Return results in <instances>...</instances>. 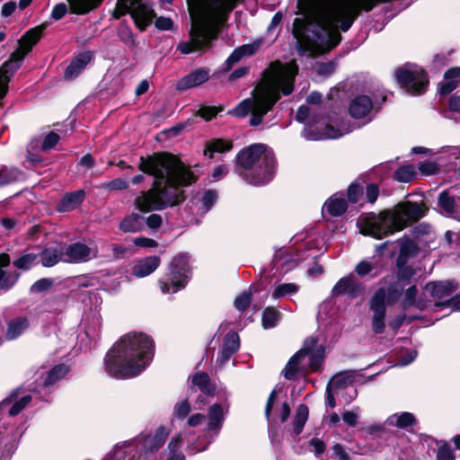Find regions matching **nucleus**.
Listing matches in <instances>:
<instances>
[{"label": "nucleus", "instance_id": "obj_1", "mask_svg": "<svg viewBox=\"0 0 460 460\" xmlns=\"http://www.w3.org/2000/svg\"><path fill=\"white\" fill-rule=\"evenodd\" d=\"M138 169L154 177L152 187L140 191L134 199L135 208L142 213L178 205L183 200V192L179 187L189 186L196 181L190 168L169 153L141 156Z\"/></svg>", "mask_w": 460, "mask_h": 460}, {"label": "nucleus", "instance_id": "obj_2", "mask_svg": "<svg viewBox=\"0 0 460 460\" xmlns=\"http://www.w3.org/2000/svg\"><path fill=\"white\" fill-rule=\"evenodd\" d=\"M296 74V66H283L280 63L271 64L263 71L261 83L252 92V98L243 100L234 109L229 111L228 114L244 118L251 113L249 124L252 127L259 126L281 94L287 96L292 93Z\"/></svg>", "mask_w": 460, "mask_h": 460}, {"label": "nucleus", "instance_id": "obj_3", "mask_svg": "<svg viewBox=\"0 0 460 460\" xmlns=\"http://www.w3.org/2000/svg\"><path fill=\"white\" fill-rule=\"evenodd\" d=\"M153 356V340L142 332H129L107 352L105 370L117 379L132 378L146 368Z\"/></svg>", "mask_w": 460, "mask_h": 460}, {"label": "nucleus", "instance_id": "obj_4", "mask_svg": "<svg viewBox=\"0 0 460 460\" xmlns=\"http://www.w3.org/2000/svg\"><path fill=\"white\" fill-rule=\"evenodd\" d=\"M276 161L263 144H254L240 151L235 157L234 172L251 185L270 182L275 173Z\"/></svg>", "mask_w": 460, "mask_h": 460}, {"label": "nucleus", "instance_id": "obj_5", "mask_svg": "<svg viewBox=\"0 0 460 460\" xmlns=\"http://www.w3.org/2000/svg\"><path fill=\"white\" fill-rule=\"evenodd\" d=\"M425 215L424 208L416 202L398 203L393 210H385L371 219L365 234L376 239L399 232L411 221H417Z\"/></svg>", "mask_w": 460, "mask_h": 460}, {"label": "nucleus", "instance_id": "obj_6", "mask_svg": "<svg viewBox=\"0 0 460 460\" xmlns=\"http://www.w3.org/2000/svg\"><path fill=\"white\" fill-rule=\"evenodd\" d=\"M44 26H38L29 30L18 41L19 47L12 53L8 61L0 68V99L7 93V84L13 73L17 70L25 56L31 52L32 47L41 38Z\"/></svg>", "mask_w": 460, "mask_h": 460}, {"label": "nucleus", "instance_id": "obj_7", "mask_svg": "<svg viewBox=\"0 0 460 460\" xmlns=\"http://www.w3.org/2000/svg\"><path fill=\"white\" fill-rule=\"evenodd\" d=\"M229 411L227 404L213 403L207 411V421L203 429V436L206 443L202 446L198 441L189 443L187 449L190 454L195 455L207 450L211 443H213L219 436L224 422Z\"/></svg>", "mask_w": 460, "mask_h": 460}, {"label": "nucleus", "instance_id": "obj_8", "mask_svg": "<svg viewBox=\"0 0 460 460\" xmlns=\"http://www.w3.org/2000/svg\"><path fill=\"white\" fill-rule=\"evenodd\" d=\"M69 4L70 10L75 14H84L91 10L98 7L102 0H66ZM131 8V17L134 19L136 25L144 30L155 17L153 9L143 3L141 0H128Z\"/></svg>", "mask_w": 460, "mask_h": 460}, {"label": "nucleus", "instance_id": "obj_9", "mask_svg": "<svg viewBox=\"0 0 460 460\" xmlns=\"http://www.w3.org/2000/svg\"><path fill=\"white\" fill-rule=\"evenodd\" d=\"M190 258L187 254L175 256L169 265V271L159 279L164 294H174L183 288L190 279Z\"/></svg>", "mask_w": 460, "mask_h": 460}, {"label": "nucleus", "instance_id": "obj_10", "mask_svg": "<svg viewBox=\"0 0 460 460\" xmlns=\"http://www.w3.org/2000/svg\"><path fill=\"white\" fill-rule=\"evenodd\" d=\"M169 434L170 430L165 426H160L153 433H141L132 439L119 442L114 447H124V445L132 443L135 450L127 454V458L134 456L135 459L144 460L139 448L146 455L156 453L164 445Z\"/></svg>", "mask_w": 460, "mask_h": 460}, {"label": "nucleus", "instance_id": "obj_11", "mask_svg": "<svg viewBox=\"0 0 460 460\" xmlns=\"http://www.w3.org/2000/svg\"><path fill=\"white\" fill-rule=\"evenodd\" d=\"M318 109H320V107L310 108L307 105H301L298 108L296 119L300 123L305 124L302 132L303 137L307 140H319L323 137L336 139L351 131L349 128H335L332 126H326V130L323 134L313 132L309 127L313 124L319 123L321 120L317 115Z\"/></svg>", "mask_w": 460, "mask_h": 460}, {"label": "nucleus", "instance_id": "obj_12", "mask_svg": "<svg viewBox=\"0 0 460 460\" xmlns=\"http://www.w3.org/2000/svg\"><path fill=\"white\" fill-rule=\"evenodd\" d=\"M217 28L208 22H196L190 31V40L180 42L177 49L181 54H190L196 50L208 49L217 37Z\"/></svg>", "mask_w": 460, "mask_h": 460}, {"label": "nucleus", "instance_id": "obj_13", "mask_svg": "<svg viewBox=\"0 0 460 460\" xmlns=\"http://www.w3.org/2000/svg\"><path fill=\"white\" fill-rule=\"evenodd\" d=\"M398 83L410 94L419 95L426 92L429 80L424 70L415 64H405L395 71Z\"/></svg>", "mask_w": 460, "mask_h": 460}, {"label": "nucleus", "instance_id": "obj_14", "mask_svg": "<svg viewBox=\"0 0 460 460\" xmlns=\"http://www.w3.org/2000/svg\"><path fill=\"white\" fill-rule=\"evenodd\" d=\"M369 308L373 313L371 325L372 331L376 334H381L385 329V289L384 288H378L369 302Z\"/></svg>", "mask_w": 460, "mask_h": 460}, {"label": "nucleus", "instance_id": "obj_15", "mask_svg": "<svg viewBox=\"0 0 460 460\" xmlns=\"http://www.w3.org/2000/svg\"><path fill=\"white\" fill-rule=\"evenodd\" d=\"M315 343L316 338L311 337L306 339L304 342L303 348L290 358L282 371V374L287 380H294L298 373L303 372L305 369V364L303 362L305 360V351L306 349H310L315 345Z\"/></svg>", "mask_w": 460, "mask_h": 460}, {"label": "nucleus", "instance_id": "obj_16", "mask_svg": "<svg viewBox=\"0 0 460 460\" xmlns=\"http://www.w3.org/2000/svg\"><path fill=\"white\" fill-rule=\"evenodd\" d=\"M218 193L215 190H205L197 192L190 201V210L199 217L205 216L215 205Z\"/></svg>", "mask_w": 460, "mask_h": 460}, {"label": "nucleus", "instance_id": "obj_17", "mask_svg": "<svg viewBox=\"0 0 460 460\" xmlns=\"http://www.w3.org/2000/svg\"><path fill=\"white\" fill-rule=\"evenodd\" d=\"M65 263H83L97 257V250L76 242L64 245Z\"/></svg>", "mask_w": 460, "mask_h": 460}, {"label": "nucleus", "instance_id": "obj_18", "mask_svg": "<svg viewBox=\"0 0 460 460\" xmlns=\"http://www.w3.org/2000/svg\"><path fill=\"white\" fill-rule=\"evenodd\" d=\"M363 292L364 286L356 279L353 274L341 278L332 289L333 296L347 294L351 299L359 296Z\"/></svg>", "mask_w": 460, "mask_h": 460}, {"label": "nucleus", "instance_id": "obj_19", "mask_svg": "<svg viewBox=\"0 0 460 460\" xmlns=\"http://www.w3.org/2000/svg\"><path fill=\"white\" fill-rule=\"evenodd\" d=\"M374 110V103L372 99L366 95L360 94L354 97L349 103V112L354 119H367V121H371L373 119L372 111Z\"/></svg>", "mask_w": 460, "mask_h": 460}, {"label": "nucleus", "instance_id": "obj_20", "mask_svg": "<svg viewBox=\"0 0 460 460\" xmlns=\"http://www.w3.org/2000/svg\"><path fill=\"white\" fill-rule=\"evenodd\" d=\"M240 348V338L237 332L231 331L225 336L222 347L217 353V363L224 366Z\"/></svg>", "mask_w": 460, "mask_h": 460}, {"label": "nucleus", "instance_id": "obj_21", "mask_svg": "<svg viewBox=\"0 0 460 460\" xmlns=\"http://www.w3.org/2000/svg\"><path fill=\"white\" fill-rule=\"evenodd\" d=\"M209 79V70L208 68H198L192 70L188 75L180 79L176 84V89L180 92L190 88L198 87Z\"/></svg>", "mask_w": 460, "mask_h": 460}, {"label": "nucleus", "instance_id": "obj_22", "mask_svg": "<svg viewBox=\"0 0 460 460\" xmlns=\"http://www.w3.org/2000/svg\"><path fill=\"white\" fill-rule=\"evenodd\" d=\"M457 288L454 280L429 282L424 288V295H429L434 299H442L449 296Z\"/></svg>", "mask_w": 460, "mask_h": 460}, {"label": "nucleus", "instance_id": "obj_23", "mask_svg": "<svg viewBox=\"0 0 460 460\" xmlns=\"http://www.w3.org/2000/svg\"><path fill=\"white\" fill-rule=\"evenodd\" d=\"M39 262L45 268H51L58 262H65L64 245L57 244L44 248L38 254Z\"/></svg>", "mask_w": 460, "mask_h": 460}, {"label": "nucleus", "instance_id": "obj_24", "mask_svg": "<svg viewBox=\"0 0 460 460\" xmlns=\"http://www.w3.org/2000/svg\"><path fill=\"white\" fill-rule=\"evenodd\" d=\"M17 391H13L6 398L0 402V410L10 406L8 410L9 416L18 415L31 401V396L26 394L17 400Z\"/></svg>", "mask_w": 460, "mask_h": 460}, {"label": "nucleus", "instance_id": "obj_25", "mask_svg": "<svg viewBox=\"0 0 460 460\" xmlns=\"http://www.w3.org/2000/svg\"><path fill=\"white\" fill-rule=\"evenodd\" d=\"M385 423L388 426L395 427L398 429L410 431L416 426L417 419L411 412L401 411L388 416Z\"/></svg>", "mask_w": 460, "mask_h": 460}, {"label": "nucleus", "instance_id": "obj_26", "mask_svg": "<svg viewBox=\"0 0 460 460\" xmlns=\"http://www.w3.org/2000/svg\"><path fill=\"white\" fill-rule=\"evenodd\" d=\"M92 59V54L89 51L82 52L77 55L66 68L64 77L66 80H72L77 77Z\"/></svg>", "mask_w": 460, "mask_h": 460}, {"label": "nucleus", "instance_id": "obj_27", "mask_svg": "<svg viewBox=\"0 0 460 460\" xmlns=\"http://www.w3.org/2000/svg\"><path fill=\"white\" fill-rule=\"evenodd\" d=\"M158 256H149L136 261L132 268V275L137 278H145L153 273L160 265Z\"/></svg>", "mask_w": 460, "mask_h": 460}, {"label": "nucleus", "instance_id": "obj_28", "mask_svg": "<svg viewBox=\"0 0 460 460\" xmlns=\"http://www.w3.org/2000/svg\"><path fill=\"white\" fill-rule=\"evenodd\" d=\"M85 198L84 190L66 193L57 205L58 212H69L81 205Z\"/></svg>", "mask_w": 460, "mask_h": 460}, {"label": "nucleus", "instance_id": "obj_29", "mask_svg": "<svg viewBox=\"0 0 460 460\" xmlns=\"http://www.w3.org/2000/svg\"><path fill=\"white\" fill-rule=\"evenodd\" d=\"M354 381L355 371H343L332 376V378L329 381L327 387L341 394L345 389L353 385Z\"/></svg>", "mask_w": 460, "mask_h": 460}, {"label": "nucleus", "instance_id": "obj_30", "mask_svg": "<svg viewBox=\"0 0 460 460\" xmlns=\"http://www.w3.org/2000/svg\"><path fill=\"white\" fill-rule=\"evenodd\" d=\"M419 252L418 246L409 238L400 240V252L396 259L397 268H403L409 258L415 256Z\"/></svg>", "mask_w": 460, "mask_h": 460}, {"label": "nucleus", "instance_id": "obj_31", "mask_svg": "<svg viewBox=\"0 0 460 460\" xmlns=\"http://www.w3.org/2000/svg\"><path fill=\"white\" fill-rule=\"evenodd\" d=\"M323 209L332 217H340L348 209L347 201L342 196L335 194L325 201Z\"/></svg>", "mask_w": 460, "mask_h": 460}, {"label": "nucleus", "instance_id": "obj_32", "mask_svg": "<svg viewBox=\"0 0 460 460\" xmlns=\"http://www.w3.org/2000/svg\"><path fill=\"white\" fill-rule=\"evenodd\" d=\"M29 320L25 316L16 317L8 323L5 337L8 341L17 339L29 327Z\"/></svg>", "mask_w": 460, "mask_h": 460}, {"label": "nucleus", "instance_id": "obj_33", "mask_svg": "<svg viewBox=\"0 0 460 460\" xmlns=\"http://www.w3.org/2000/svg\"><path fill=\"white\" fill-rule=\"evenodd\" d=\"M119 229L125 233H137L144 229V217L131 213L119 223Z\"/></svg>", "mask_w": 460, "mask_h": 460}, {"label": "nucleus", "instance_id": "obj_34", "mask_svg": "<svg viewBox=\"0 0 460 460\" xmlns=\"http://www.w3.org/2000/svg\"><path fill=\"white\" fill-rule=\"evenodd\" d=\"M69 372L68 366L65 364H58L49 370L46 377L43 380V386L49 388L54 386L58 382L62 380Z\"/></svg>", "mask_w": 460, "mask_h": 460}, {"label": "nucleus", "instance_id": "obj_35", "mask_svg": "<svg viewBox=\"0 0 460 460\" xmlns=\"http://www.w3.org/2000/svg\"><path fill=\"white\" fill-rule=\"evenodd\" d=\"M325 349L323 346H317V342L310 349L305 351V358H308V365L312 371H317L324 358Z\"/></svg>", "mask_w": 460, "mask_h": 460}, {"label": "nucleus", "instance_id": "obj_36", "mask_svg": "<svg viewBox=\"0 0 460 460\" xmlns=\"http://www.w3.org/2000/svg\"><path fill=\"white\" fill-rule=\"evenodd\" d=\"M181 434L180 433L171 438L166 448L164 450V454L166 456L165 460H186L184 453L181 450Z\"/></svg>", "mask_w": 460, "mask_h": 460}, {"label": "nucleus", "instance_id": "obj_37", "mask_svg": "<svg viewBox=\"0 0 460 460\" xmlns=\"http://www.w3.org/2000/svg\"><path fill=\"white\" fill-rule=\"evenodd\" d=\"M300 287L296 283H275L271 290V297L274 300H280L288 296L296 295Z\"/></svg>", "mask_w": 460, "mask_h": 460}, {"label": "nucleus", "instance_id": "obj_38", "mask_svg": "<svg viewBox=\"0 0 460 460\" xmlns=\"http://www.w3.org/2000/svg\"><path fill=\"white\" fill-rule=\"evenodd\" d=\"M401 307L403 311H406L410 307H416L420 310H423L426 307L424 302L420 299H417L416 286H411L406 289L404 297L401 303Z\"/></svg>", "mask_w": 460, "mask_h": 460}, {"label": "nucleus", "instance_id": "obj_39", "mask_svg": "<svg viewBox=\"0 0 460 460\" xmlns=\"http://www.w3.org/2000/svg\"><path fill=\"white\" fill-rule=\"evenodd\" d=\"M453 190H443L438 195V202L441 209L447 214L453 215L456 212V196Z\"/></svg>", "mask_w": 460, "mask_h": 460}, {"label": "nucleus", "instance_id": "obj_40", "mask_svg": "<svg viewBox=\"0 0 460 460\" xmlns=\"http://www.w3.org/2000/svg\"><path fill=\"white\" fill-rule=\"evenodd\" d=\"M191 385L197 386L199 391L207 395L212 394L214 387L211 385L210 377L207 373L198 372L191 377Z\"/></svg>", "mask_w": 460, "mask_h": 460}, {"label": "nucleus", "instance_id": "obj_41", "mask_svg": "<svg viewBox=\"0 0 460 460\" xmlns=\"http://www.w3.org/2000/svg\"><path fill=\"white\" fill-rule=\"evenodd\" d=\"M308 414H309V411H308V407L306 405L300 404L297 407V409L296 411L295 418L292 422L293 433L296 436H298L299 434L302 433L305 424L307 421Z\"/></svg>", "mask_w": 460, "mask_h": 460}, {"label": "nucleus", "instance_id": "obj_42", "mask_svg": "<svg viewBox=\"0 0 460 460\" xmlns=\"http://www.w3.org/2000/svg\"><path fill=\"white\" fill-rule=\"evenodd\" d=\"M134 450L135 447L132 443L124 445V447H113L102 460H137L134 458V456L131 458H127V454H130Z\"/></svg>", "mask_w": 460, "mask_h": 460}, {"label": "nucleus", "instance_id": "obj_43", "mask_svg": "<svg viewBox=\"0 0 460 460\" xmlns=\"http://www.w3.org/2000/svg\"><path fill=\"white\" fill-rule=\"evenodd\" d=\"M233 145L230 141L225 139H213L211 140L204 150V155H208L209 158L213 157L214 153H225L232 149Z\"/></svg>", "mask_w": 460, "mask_h": 460}, {"label": "nucleus", "instance_id": "obj_44", "mask_svg": "<svg viewBox=\"0 0 460 460\" xmlns=\"http://www.w3.org/2000/svg\"><path fill=\"white\" fill-rule=\"evenodd\" d=\"M281 314L275 307L269 306L263 313L261 317L262 326L264 329L275 327L280 321Z\"/></svg>", "mask_w": 460, "mask_h": 460}, {"label": "nucleus", "instance_id": "obj_45", "mask_svg": "<svg viewBox=\"0 0 460 460\" xmlns=\"http://www.w3.org/2000/svg\"><path fill=\"white\" fill-rule=\"evenodd\" d=\"M39 263L38 254L26 253L13 261V266L18 270H29Z\"/></svg>", "mask_w": 460, "mask_h": 460}, {"label": "nucleus", "instance_id": "obj_46", "mask_svg": "<svg viewBox=\"0 0 460 460\" xmlns=\"http://www.w3.org/2000/svg\"><path fill=\"white\" fill-rule=\"evenodd\" d=\"M20 274L13 270L0 269V289L9 290L17 282Z\"/></svg>", "mask_w": 460, "mask_h": 460}, {"label": "nucleus", "instance_id": "obj_47", "mask_svg": "<svg viewBox=\"0 0 460 460\" xmlns=\"http://www.w3.org/2000/svg\"><path fill=\"white\" fill-rule=\"evenodd\" d=\"M237 0H209L213 12L217 14L229 13L236 5Z\"/></svg>", "mask_w": 460, "mask_h": 460}, {"label": "nucleus", "instance_id": "obj_48", "mask_svg": "<svg viewBox=\"0 0 460 460\" xmlns=\"http://www.w3.org/2000/svg\"><path fill=\"white\" fill-rule=\"evenodd\" d=\"M21 172L14 168L2 167L0 168V186L13 183L19 180Z\"/></svg>", "mask_w": 460, "mask_h": 460}, {"label": "nucleus", "instance_id": "obj_49", "mask_svg": "<svg viewBox=\"0 0 460 460\" xmlns=\"http://www.w3.org/2000/svg\"><path fill=\"white\" fill-rule=\"evenodd\" d=\"M190 411V403L185 399L175 403L173 407V417L179 420H182L189 416Z\"/></svg>", "mask_w": 460, "mask_h": 460}, {"label": "nucleus", "instance_id": "obj_50", "mask_svg": "<svg viewBox=\"0 0 460 460\" xmlns=\"http://www.w3.org/2000/svg\"><path fill=\"white\" fill-rule=\"evenodd\" d=\"M414 175V167L412 165H404L395 171L394 178L399 182H409L413 179Z\"/></svg>", "mask_w": 460, "mask_h": 460}, {"label": "nucleus", "instance_id": "obj_51", "mask_svg": "<svg viewBox=\"0 0 460 460\" xmlns=\"http://www.w3.org/2000/svg\"><path fill=\"white\" fill-rule=\"evenodd\" d=\"M252 301V295L250 292L244 291L238 296L234 300V307L240 311L244 312L250 305Z\"/></svg>", "mask_w": 460, "mask_h": 460}, {"label": "nucleus", "instance_id": "obj_52", "mask_svg": "<svg viewBox=\"0 0 460 460\" xmlns=\"http://www.w3.org/2000/svg\"><path fill=\"white\" fill-rule=\"evenodd\" d=\"M53 283L52 279L43 278L34 282L30 290L31 293L45 292L53 286Z\"/></svg>", "mask_w": 460, "mask_h": 460}, {"label": "nucleus", "instance_id": "obj_53", "mask_svg": "<svg viewBox=\"0 0 460 460\" xmlns=\"http://www.w3.org/2000/svg\"><path fill=\"white\" fill-rule=\"evenodd\" d=\"M456 456L454 450L447 444L438 447L436 454L437 460H455Z\"/></svg>", "mask_w": 460, "mask_h": 460}, {"label": "nucleus", "instance_id": "obj_54", "mask_svg": "<svg viewBox=\"0 0 460 460\" xmlns=\"http://www.w3.org/2000/svg\"><path fill=\"white\" fill-rule=\"evenodd\" d=\"M402 288L398 285L390 286L387 290H385V300L389 305L394 304L399 297L402 296Z\"/></svg>", "mask_w": 460, "mask_h": 460}, {"label": "nucleus", "instance_id": "obj_55", "mask_svg": "<svg viewBox=\"0 0 460 460\" xmlns=\"http://www.w3.org/2000/svg\"><path fill=\"white\" fill-rule=\"evenodd\" d=\"M376 269V265L372 262H369L367 260H363L358 262L355 267V272L359 277H365L370 274Z\"/></svg>", "mask_w": 460, "mask_h": 460}, {"label": "nucleus", "instance_id": "obj_56", "mask_svg": "<svg viewBox=\"0 0 460 460\" xmlns=\"http://www.w3.org/2000/svg\"><path fill=\"white\" fill-rule=\"evenodd\" d=\"M363 194V187L357 182L351 183L348 188V199L351 203H357Z\"/></svg>", "mask_w": 460, "mask_h": 460}, {"label": "nucleus", "instance_id": "obj_57", "mask_svg": "<svg viewBox=\"0 0 460 460\" xmlns=\"http://www.w3.org/2000/svg\"><path fill=\"white\" fill-rule=\"evenodd\" d=\"M222 110V108L203 106L197 111V114L203 118L205 120L208 121L215 118L217 114Z\"/></svg>", "mask_w": 460, "mask_h": 460}, {"label": "nucleus", "instance_id": "obj_58", "mask_svg": "<svg viewBox=\"0 0 460 460\" xmlns=\"http://www.w3.org/2000/svg\"><path fill=\"white\" fill-rule=\"evenodd\" d=\"M314 69L319 75L328 76L334 72L335 63L332 61L317 63Z\"/></svg>", "mask_w": 460, "mask_h": 460}, {"label": "nucleus", "instance_id": "obj_59", "mask_svg": "<svg viewBox=\"0 0 460 460\" xmlns=\"http://www.w3.org/2000/svg\"><path fill=\"white\" fill-rule=\"evenodd\" d=\"M243 54L240 52V50L236 48L231 55L227 58L226 60L224 66L222 68L223 72L229 71L234 64L239 62L243 58Z\"/></svg>", "mask_w": 460, "mask_h": 460}, {"label": "nucleus", "instance_id": "obj_60", "mask_svg": "<svg viewBox=\"0 0 460 460\" xmlns=\"http://www.w3.org/2000/svg\"><path fill=\"white\" fill-rule=\"evenodd\" d=\"M418 168L424 175H433L439 171L438 165L434 162H421L419 164Z\"/></svg>", "mask_w": 460, "mask_h": 460}, {"label": "nucleus", "instance_id": "obj_61", "mask_svg": "<svg viewBox=\"0 0 460 460\" xmlns=\"http://www.w3.org/2000/svg\"><path fill=\"white\" fill-rule=\"evenodd\" d=\"M59 138L57 133L53 131L49 132L43 139L41 146L42 150L47 151L52 149L58 144Z\"/></svg>", "mask_w": 460, "mask_h": 460}, {"label": "nucleus", "instance_id": "obj_62", "mask_svg": "<svg viewBox=\"0 0 460 460\" xmlns=\"http://www.w3.org/2000/svg\"><path fill=\"white\" fill-rule=\"evenodd\" d=\"M359 411L358 407L354 408L353 411H346L342 413L343 421L350 427H354L358 424V411Z\"/></svg>", "mask_w": 460, "mask_h": 460}, {"label": "nucleus", "instance_id": "obj_63", "mask_svg": "<svg viewBox=\"0 0 460 460\" xmlns=\"http://www.w3.org/2000/svg\"><path fill=\"white\" fill-rule=\"evenodd\" d=\"M261 43H262V40H258L251 44H245L241 47H238L237 49L243 54V57L252 56L258 50V49L260 48Z\"/></svg>", "mask_w": 460, "mask_h": 460}, {"label": "nucleus", "instance_id": "obj_64", "mask_svg": "<svg viewBox=\"0 0 460 460\" xmlns=\"http://www.w3.org/2000/svg\"><path fill=\"white\" fill-rule=\"evenodd\" d=\"M379 196V187L376 183H370L366 188V198L370 203H375Z\"/></svg>", "mask_w": 460, "mask_h": 460}]
</instances>
